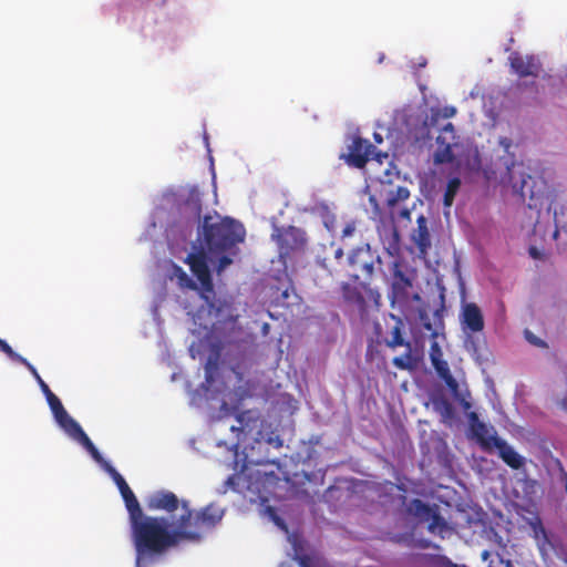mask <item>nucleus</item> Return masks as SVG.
<instances>
[{"label":"nucleus","mask_w":567,"mask_h":567,"mask_svg":"<svg viewBox=\"0 0 567 567\" xmlns=\"http://www.w3.org/2000/svg\"><path fill=\"white\" fill-rule=\"evenodd\" d=\"M212 219V216H205L202 225L203 241L207 250L212 255H235L236 246L245 240L244 226L229 217L215 223Z\"/></svg>","instance_id":"f03ea898"},{"label":"nucleus","mask_w":567,"mask_h":567,"mask_svg":"<svg viewBox=\"0 0 567 567\" xmlns=\"http://www.w3.org/2000/svg\"><path fill=\"white\" fill-rule=\"evenodd\" d=\"M400 216L404 219H410L411 217V212L406 208L402 209L401 213H400Z\"/></svg>","instance_id":"603ef678"},{"label":"nucleus","mask_w":567,"mask_h":567,"mask_svg":"<svg viewBox=\"0 0 567 567\" xmlns=\"http://www.w3.org/2000/svg\"><path fill=\"white\" fill-rule=\"evenodd\" d=\"M182 502L173 492L166 489L152 493L145 501L148 509L164 511L166 513H174L178 508L182 509Z\"/></svg>","instance_id":"f8f14e48"},{"label":"nucleus","mask_w":567,"mask_h":567,"mask_svg":"<svg viewBox=\"0 0 567 567\" xmlns=\"http://www.w3.org/2000/svg\"><path fill=\"white\" fill-rule=\"evenodd\" d=\"M341 293L344 302L348 305L354 306L361 313H364L367 310V302L364 298V293L369 295L375 302L380 297L378 292H374L369 287V280L354 281L353 285L350 282L341 284Z\"/></svg>","instance_id":"423d86ee"},{"label":"nucleus","mask_w":567,"mask_h":567,"mask_svg":"<svg viewBox=\"0 0 567 567\" xmlns=\"http://www.w3.org/2000/svg\"><path fill=\"white\" fill-rule=\"evenodd\" d=\"M529 254H530V256H532V257H534V258H537V257H538V251H537V249H536L535 247H530V248H529Z\"/></svg>","instance_id":"5fc2aeb1"},{"label":"nucleus","mask_w":567,"mask_h":567,"mask_svg":"<svg viewBox=\"0 0 567 567\" xmlns=\"http://www.w3.org/2000/svg\"><path fill=\"white\" fill-rule=\"evenodd\" d=\"M245 461H246L248 464H255V465H260V464H275V463H276L275 461H269V460H264V458H254V457H251L249 454H246V455H245Z\"/></svg>","instance_id":"ea45409f"},{"label":"nucleus","mask_w":567,"mask_h":567,"mask_svg":"<svg viewBox=\"0 0 567 567\" xmlns=\"http://www.w3.org/2000/svg\"><path fill=\"white\" fill-rule=\"evenodd\" d=\"M354 230H355L354 223H348L342 229V233H341L342 238L353 235Z\"/></svg>","instance_id":"79ce46f5"},{"label":"nucleus","mask_w":567,"mask_h":567,"mask_svg":"<svg viewBox=\"0 0 567 567\" xmlns=\"http://www.w3.org/2000/svg\"><path fill=\"white\" fill-rule=\"evenodd\" d=\"M231 264H233V259L229 256H227V255H223L218 259V262H217V266H216V272L218 275H220Z\"/></svg>","instance_id":"c9c22d12"},{"label":"nucleus","mask_w":567,"mask_h":567,"mask_svg":"<svg viewBox=\"0 0 567 567\" xmlns=\"http://www.w3.org/2000/svg\"><path fill=\"white\" fill-rule=\"evenodd\" d=\"M348 261L354 270V274L351 275L353 281H358L360 278L370 281L374 275L375 265H381L380 257L369 245L354 248L349 255Z\"/></svg>","instance_id":"20e7f679"},{"label":"nucleus","mask_w":567,"mask_h":567,"mask_svg":"<svg viewBox=\"0 0 567 567\" xmlns=\"http://www.w3.org/2000/svg\"><path fill=\"white\" fill-rule=\"evenodd\" d=\"M45 398L56 423L64 430V432L76 423V421L69 415L62 402L53 392Z\"/></svg>","instance_id":"a211bd4d"},{"label":"nucleus","mask_w":567,"mask_h":567,"mask_svg":"<svg viewBox=\"0 0 567 567\" xmlns=\"http://www.w3.org/2000/svg\"><path fill=\"white\" fill-rule=\"evenodd\" d=\"M494 446L498 450L499 457L513 470H519L525 464V458L518 454L506 441L502 439L494 440Z\"/></svg>","instance_id":"f3484780"},{"label":"nucleus","mask_w":567,"mask_h":567,"mask_svg":"<svg viewBox=\"0 0 567 567\" xmlns=\"http://www.w3.org/2000/svg\"><path fill=\"white\" fill-rule=\"evenodd\" d=\"M440 114L443 118H450L456 114V109L454 106L440 107Z\"/></svg>","instance_id":"a19ab883"},{"label":"nucleus","mask_w":567,"mask_h":567,"mask_svg":"<svg viewBox=\"0 0 567 567\" xmlns=\"http://www.w3.org/2000/svg\"><path fill=\"white\" fill-rule=\"evenodd\" d=\"M432 563L435 567H460L461 565H457L453 563L449 557L444 555H434L432 557Z\"/></svg>","instance_id":"72a5a7b5"},{"label":"nucleus","mask_w":567,"mask_h":567,"mask_svg":"<svg viewBox=\"0 0 567 567\" xmlns=\"http://www.w3.org/2000/svg\"><path fill=\"white\" fill-rule=\"evenodd\" d=\"M410 197V190L405 186H398L395 189L388 192L385 204L393 209L400 203L405 202Z\"/></svg>","instance_id":"393cba45"},{"label":"nucleus","mask_w":567,"mask_h":567,"mask_svg":"<svg viewBox=\"0 0 567 567\" xmlns=\"http://www.w3.org/2000/svg\"><path fill=\"white\" fill-rule=\"evenodd\" d=\"M525 338L526 340L536 346V347H539V348H546L547 344L544 340L537 338L536 336H534L529 330H525Z\"/></svg>","instance_id":"e433bc0d"},{"label":"nucleus","mask_w":567,"mask_h":567,"mask_svg":"<svg viewBox=\"0 0 567 567\" xmlns=\"http://www.w3.org/2000/svg\"><path fill=\"white\" fill-rule=\"evenodd\" d=\"M416 228L412 233V240L420 254H426L427 249L431 247V237L425 216L420 215L416 219Z\"/></svg>","instance_id":"6ab92c4d"},{"label":"nucleus","mask_w":567,"mask_h":567,"mask_svg":"<svg viewBox=\"0 0 567 567\" xmlns=\"http://www.w3.org/2000/svg\"><path fill=\"white\" fill-rule=\"evenodd\" d=\"M461 187V179L458 177H453L447 182L446 189L443 196V205L444 207H451L453 205L454 198L458 193Z\"/></svg>","instance_id":"c85d7f7f"},{"label":"nucleus","mask_w":567,"mask_h":567,"mask_svg":"<svg viewBox=\"0 0 567 567\" xmlns=\"http://www.w3.org/2000/svg\"><path fill=\"white\" fill-rule=\"evenodd\" d=\"M512 71L520 79L532 76L537 78L542 71L539 61L533 55H520L512 53L508 58Z\"/></svg>","instance_id":"ddd939ff"},{"label":"nucleus","mask_w":567,"mask_h":567,"mask_svg":"<svg viewBox=\"0 0 567 567\" xmlns=\"http://www.w3.org/2000/svg\"><path fill=\"white\" fill-rule=\"evenodd\" d=\"M515 87L518 90V91H523L527 87H532L534 89L535 91L536 90V84H535V81H532V82H525V81H518L516 84H515Z\"/></svg>","instance_id":"37998d69"},{"label":"nucleus","mask_w":567,"mask_h":567,"mask_svg":"<svg viewBox=\"0 0 567 567\" xmlns=\"http://www.w3.org/2000/svg\"><path fill=\"white\" fill-rule=\"evenodd\" d=\"M219 363H220V351L219 349H214L207 358L205 364V382L203 383V388L205 391H209L216 380L219 377Z\"/></svg>","instance_id":"aec40b11"},{"label":"nucleus","mask_w":567,"mask_h":567,"mask_svg":"<svg viewBox=\"0 0 567 567\" xmlns=\"http://www.w3.org/2000/svg\"><path fill=\"white\" fill-rule=\"evenodd\" d=\"M105 471L112 476L113 481L117 485L130 517L136 513H141L142 508L140 503L124 477L110 463H105Z\"/></svg>","instance_id":"4468645a"},{"label":"nucleus","mask_w":567,"mask_h":567,"mask_svg":"<svg viewBox=\"0 0 567 567\" xmlns=\"http://www.w3.org/2000/svg\"><path fill=\"white\" fill-rule=\"evenodd\" d=\"M374 137H375V141H377V142H381V141H382V137H381V135H379V134H374Z\"/></svg>","instance_id":"680f3d73"},{"label":"nucleus","mask_w":567,"mask_h":567,"mask_svg":"<svg viewBox=\"0 0 567 567\" xmlns=\"http://www.w3.org/2000/svg\"><path fill=\"white\" fill-rule=\"evenodd\" d=\"M436 405L441 408L442 414L445 416H451L453 414V406L447 400H441L436 402Z\"/></svg>","instance_id":"4c0bfd02"},{"label":"nucleus","mask_w":567,"mask_h":567,"mask_svg":"<svg viewBox=\"0 0 567 567\" xmlns=\"http://www.w3.org/2000/svg\"><path fill=\"white\" fill-rule=\"evenodd\" d=\"M373 151L374 146L368 140L354 137L351 145H349L348 154H342L340 157L343 158L349 166L363 168Z\"/></svg>","instance_id":"1a4fd4ad"},{"label":"nucleus","mask_w":567,"mask_h":567,"mask_svg":"<svg viewBox=\"0 0 567 567\" xmlns=\"http://www.w3.org/2000/svg\"><path fill=\"white\" fill-rule=\"evenodd\" d=\"M427 522H430L427 526L430 533H442L447 528V524L441 516L436 506L431 511Z\"/></svg>","instance_id":"cd10ccee"},{"label":"nucleus","mask_w":567,"mask_h":567,"mask_svg":"<svg viewBox=\"0 0 567 567\" xmlns=\"http://www.w3.org/2000/svg\"><path fill=\"white\" fill-rule=\"evenodd\" d=\"M42 392L47 395H49L50 393H52V391L50 390L49 385L42 380V378L40 377V380H37Z\"/></svg>","instance_id":"de8ad7c7"},{"label":"nucleus","mask_w":567,"mask_h":567,"mask_svg":"<svg viewBox=\"0 0 567 567\" xmlns=\"http://www.w3.org/2000/svg\"><path fill=\"white\" fill-rule=\"evenodd\" d=\"M271 237L276 240L280 254L286 256L292 251L303 249L307 244L306 233L295 226L276 227Z\"/></svg>","instance_id":"39448f33"},{"label":"nucleus","mask_w":567,"mask_h":567,"mask_svg":"<svg viewBox=\"0 0 567 567\" xmlns=\"http://www.w3.org/2000/svg\"><path fill=\"white\" fill-rule=\"evenodd\" d=\"M68 435H70L72 439L81 443L87 452H93L95 445L90 440V437L86 435V433L83 431L81 425L76 422L73 426H71L68 431H65Z\"/></svg>","instance_id":"bb28decb"},{"label":"nucleus","mask_w":567,"mask_h":567,"mask_svg":"<svg viewBox=\"0 0 567 567\" xmlns=\"http://www.w3.org/2000/svg\"><path fill=\"white\" fill-rule=\"evenodd\" d=\"M297 561L300 567H312L311 558L308 555L297 556Z\"/></svg>","instance_id":"c03bdc74"},{"label":"nucleus","mask_w":567,"mask_h":567,"mask_svg":"<svg viewBox=\"0 0 567 567\" xmlns=\"http://www.w3.org/2000/svg\"><path fill=\"white\" fill-rule=\"evenodd\" d=\"M282 297H284V298H287V297H288V290H285V291L282 292Z\"/></svg>","instance_id":"e2e57ef3"},{"label":"nucleus","mask_w":567,"mask_h":567,"mask_svg":"<svg viewBox=\"0 0 567 567\" xmlns=\"http://www.w3.org/2000/svg\"><path fill=\"white\" fill-rule=\"evenodd\" d=\"M559 405L563 410L567 411V396L559 402Z\"/></svg>","instance_id":"6e6d98bb"},{"label":"nucleus","mask_w":567,"mask_h":567,"mask_svg":"<svg viewBox=\"0 0 567 567\" xmlns=\"http://www.w3.org/2000/svg\"><path fill=\"white\" fill-rule=\"evenodd\" d=\"M237 421L239 423V426H231L230 430L231 431H238L240 433H246V434H249L252 432L254 429H256L258 426V422L259 420L258 419H254L251 416V412L250 411H245L240 414L237 415Z\"/></svg>","instance_id":"b1692460"},{"label":"nucleus","mask_w":567,"mask_h":567,"mask_svg":"<svg viewBox=\"0 0 567 567\" xmlns=\"http://www.w3.org/2000/svg\"><path fill=\"white\" fill-rule=\"evenodd\" d=\"M268 443H275L276 447H281L282 446V441L279 437H276V440L269 439Z\"/></svg>","instance_id":"864d4df0"},{"label":"nucleus","mask_w":567,"mask_h":567,"mask_svg":"<svg viewBox=\"0 0 567 567\" xmlns=\"http://www.w3.org/2000/svg\"><path fill=\"white\" fill-rule=\"evenodd\" d=\"M435 319L439 320V322L442 324V313L440 310H436L434 313Z\"/></svg>","instance_id":"13d9d810"},{"label":"nucleus","mask_w":567,"mask_h":567,"mask_svg":"<svg viewBox=\"0 0 567 567\" xmlns=\"http://www.w3.org/2000/svg\"><path fill=\"white\" fill-rule=\"evenodd\" d=\"M433 508L434 506H430L429 504L422 502L421 499L414 498L408 504L406 512L409 515H412L420 522H427L429 515L431 514V511Z\"/></svg>","instance_id":"5701e85b"},{"label":"nucleus","mask_w":567,"mask_h":567,"mask_svg":"<svg viewBox=\"0 0 567 567\" xmlns=\"http://www.w3.org/2000/svg\"><path fill=\"white\" fill-rule=\"evenodd\" d=\"M470 431L476 442L483 450H491L494 446V440L499 439L496 435H489L487 425L478 419L475 412L468 414Z\"/></svg>","instance_id":"2eb2a0df"},{"label":"nucleus","mask_w":567,"mask_h":567,"mask_svg":"<svg viewBox=\"0 0 567 567\" xmlns=\"http://www.w3.org/2000/svg\"><path fill=\"white\" fill-rule=\"evenodd\" d=\"M91 454V456L99 463L103 466V468L105 470V463H107L101 455V453L99 452L97 449H94L93 452H89Z\"/></svg>","instance_id":"a18cd8bd"},{"label":"nucleus","mask_w":567,"mask_h":567,"mask_svg":"<svg viewBox=\"0 0 567 567\" xmlns=\"http://www.w3.org/2000/svg\"><path fill=\"white\" fill-rule=\"evenodd\" d=\"M382 158H388V154H386V153H384V154L378 153V154H377V159H378V162H380V163H381V162H382Z\"/></svg>","instance_id":"4d7b16f0"},{"label":"nucleus","mask_w":567,"mask_h":567,"mask_svg":"<svg viewBox=\"0 0 567 567\" xmlns=\"http://www.w3.org/2000/svg\"><path fill=\"white\" fill-rule=\"evenodd\" d=\"M460 321L468 338L472 333L482 332L485 326L482 310L474 302H467L462 307Z\"/></svg>","instance_id":"9b49d317"},{"label":"nucleus","mask_w":567,"mask_h":567,"mask_svg":"<svg viewBox=\"0 0 567 567\" xmlns=\"http://www.w3.org/2000/svg\"><path fill=\"white\" fill-rule=\"evenodd\" d=\"M455 141V128L452 123H446L436 137V143L439 145L436 152L434 153V163L435 164H447L452 163L454 159V154L452 151V145Z\"/></svg>","instance_id":"9d476101"},{"label":"nucleus","mask_w":567,"mask_h":567,"mask_svg":"<svg viewBox=\"0 0 567 567\" xmlns=\"http://www.w3.org/2000/svg\"><path fill=\"white\" fill-rule=\"evenodd\" d=\"M132 539L136 553L135 567L146 566L154 557L195 535L178 527L177 518L148 516L141 511L130 517Z\"/></svg>","instance_id":"f257e3e1"},{"label":"nucleus","mask_w":567,"mask_h":567,"mask_svg":"<svg viewBox=\"0 0 567 567\" xmlns=\"http://www.w3.org/2000/svg\"><path fill=\"white\" fill-rule=\"evenodd\" d=\"M433 548L439 549L440 546L439 545H433Z\"/></svg>","instance_id":"0e129e2a"},{"label":"nucleus","mask_w":567,"mask_h":567,"mask_svg":"<svg viewBox=\"0 0 567 567\" xmlns=\"http://www.w3.org/2000/svg\"><path fill=\"white\" fill-rule=\"evenodd\" d=\"M423 327L427 330V331H431L432 332V337H436L437 336V331L433 330L432 329V324L430 321H423Z\"/></svg>","instance_id":"8fccbe9b"},{"label":"nucleus","mask_w":567,"mask_h":567,"mask_svg":"<svg viewBox=\"0 0 567 567\" xmlns=\"http://www.w3.org/2000/svg\"><path fill=\"white\" fill-rule=\"evenodd\" d=\"M442 118L440 107H432L430 110V115L424 121V125L427 128L436 127Z\"/></svg>","instance_id":"473e14b6"},{"label":"nucleus","mask_w":567,"mask_h":567,"mask_svg":"<svg viewBox=\"0 0 567 567\" xmlns=\"http://www.w3.org/2000/svg\"><path fill=\"white\" fill-rule=\"evenodd\" d=\"M225 514L224 508L215 503L194 512L187 501L182 502V513L178 515V527L183 528L186 533L195 535L194 537L185 538L186 542H199L203 535L215 528L223 519Z\"/></svg>","instance_id":"7ed1b4c3"},{"label":"nucleus","mask_w":567,"mask_h":567,"mask_svg":"<svg viewBox=\"0 0 567 567\" xmlns=\"http://www.w3.org/2000/svg\"><path fill=\"white\" fill-rule=\"evenodd\" d=\"M489 553L487 550L482 553V558L486 559L488 557Z\"/></svg>","instance_id":"052dcab7"},{"label":"nucleus","mask_w":567,"mask_h":567,"mask_svg":"<svg viewBox=\"0 0 567 567\" xmlns=\"http://www.w3.org/2000/svg\"><path fill=\"white\" fill-rule=\"evenodd\" d=\"M527 186V182L526 181H523V185H522V195L525 196V188Z\"/></svg>","instance_id":"bf43d9fd"},{"label":"nucleus","mask_w":567,"mask_h":567,"mask_svg":"<svg viewBox=\"0 0 567 567\" xmlns=\"http://www.w3.org/2000/svg\"><path fill=\"white\" fill-rule=\"evenodd\" d=\"M267 512L269 513V515L271 516V518L274 519V522L278 525H284V523L281 522V519L277 516L276 514V511L274 507H267Z\"/></svg>","instance_id":"49530a36"},{"label":"nucleus","mask_w":567,"mask_h":567,"mask_svg":"<svg viewBox=\"0 0 567 567\" xmlns=\"http://www.w3.org/2000/svg\"><path fill=\"white\" fill-rule=\"evenodd\" d=\"M326 249L332 254L337 262H339L342 259L343 248L341 246L337 245L336 243H330L329 247H327Z\"/></svg>","instance_id":"f704fd0d"},{"label":"nucleus","mask_w":567,"mask_h":567,"mask_svg":"<svg viewBox=\"0 0 567 567\" xmlns=\"http://www.w3.org/2000/svg\"><path fill=\"white\" fill-rule=\"evenodd\" d=\"M536 199H538V197H536L535 194L532 193L530 194V202L528 203V207L529 208H534V207L537 206Z\"/></svg>","instance_id":"3c124183"},{"label":"nucleus","mask_w":567,"mask_h":567,"mask_svg":"<svg viewBox=\"0 0 567 567\" xmlns=\"http://www.w3.org/2000/svg\"><path fill=\"white\" fill-rule=\"evenodd\" d=\"M68 435H70L72 439L81 443L87 452H93L95 445L90 440V437L86 435V433L83 431L81 425L76 422L73 426H71L68 431H65Z\"/></svg>","instance_id":"a878e982"},{"label":"nucleus","mask_w":567,"mask_h":567,"mask_svg":"<svg viewBox=\"0 0 567 567\" xmlns=\"http://www.w3.org/2000/svg\"><path fill=\"white\" fill-rule=\"evenodd\" d=\"M0 350L8 354L11 352V347L4 340L0 339Z\"/></svg>","instance_id":"09e8293b"},{"label":"nucleus","mask_w":567,"mask_h":567,"mask_svg":"<svg viewBox=\"0 0 567 567\" xmlns=\"http://www.w3.org/2000/svg\"><path fill=\"white\" fill-rule=\"evenodd\" d=\"M432 364L439 374V377L444 381L449 390L453 395H458V382L452 375L449 363L445 360H442L434 354L431 355Z\"/></svg>","instance_id":"412c9836"},{"label":"nucleus","mask_w":567,"mask_h":567,"mask_svg":"<svg viewBox=\"0 0 567 567\" xmlns=\"http://www.w3.org/2000/svg\"><path fill=\"white\" fill-rule=\"evenodd\" d=\"M186 262L189 265L192 272L200 284L203 290L202 298L208 300V297L205 293H214V284L207 264L206 254L204 251L192 252L187 256Z\"/></svg>","instance_id":"0eeeda50"},{"label":"nucleus","mask_w":567,"mask_h":567,"mask_svg":"<svg viewBox=\"0 0 567 567\" xmlns=\"http://www.w3.org/2000/svg\"><path fill=\"white\" fill-rule=\"evenodd\" d=\"M405 268V262L400 258L395 259L391 265V298L393 302L405 300L409 296V289L412 288V279L406 275Z\"/></svg>","instance_id":"6e6552de"},{"label":"nucleus","mask_w":567,"mask_h":567,"mask_svg":"<svg viewBox=\"0 0 567 567\" xmlns=\"http://www.w3.org/2000/svg\"><path fill=\"white\" fill-rule=\"evenodd\" d=\"M318 264L321 268L326 269L329 274H332V262L329 256L318 258Z\"/></svg>","instance_id":"58836bf2"},{"label":"nucleus","mask_w":567,"mask_h":567,"mask_svg":"<svg viewBox=\"0 0 567 567\" xmlns=\"http://www.w3.org/2000/svg\"><path fill=\"white\" fill-rule=\"evenodd\" d=\"M11 360L18 362V363H21L23 364L30 372L31 374L34 377L35 380H40V374L38 373L37 369L34 368L33 364H31L25 358H23L22 355H20L19 353H17L16 351H13V349L11 348V352H9L7 354Z\"/></svg>","instance_id":"7c9ffc66"},{"label":"nucleus","mask_w":567,"mask_h":567,"mask_svg":"<svg viewBox=\"0 0 567 567\" xmlns=\"http://www.w3.org/2000/svg\"><path fill=\"white\" fill-rule=\"evenodd\" d=\"M181 212L187 219L199 220L202 215V196L196 187L188 190L186 198L181 204Z\"/></svg>","instance_id":"dca6fc26"},{"label":"nucleus","mask_w":567,"mask_h":567,"mask_svg":"<svg viewBox=\"0 0 567 567\" xmlns=\"http://www.w3.org/2000/svg\"><path fill=\"white\" fill-rule=\"evenodd\" d=\"M391 317H392V319L395 320V324L393 326V328L390 331V334H391L390 339H388L385 341L386 346L389 348H392V349L398 348V347H402V346H404L408 349H410L411 348V343L409 341H405L403 336H402V329L404 327V323H403L402 319L399 318V317H395L393 315Z\"/></svg>","instance_id":"4be33fe9"},{"label":"nucleus","mask_w":567,"mask_h":567,"mask_svg":"<svg viewBox=\"0 0 567 567\" xmlns=\"http://www.w3.org/2000/svg\"><path fill=\"white\" fill-rule=\"evenodd\" d=\"M175 276L181 288L189 290L198 289L196 282L183 270L182 267H175Z\"/></svg>","instance_id":"c756f323"},{"label":"nucleus","mask_w":567,"mask_h":567,"mask_svg":"<svg viewBox=\"0 0 567 567\" xmlns=\"http://www.w3.org/2000/svg\"><path fill=\"white\" fill-rule=\"evenodd\" d=\"M411 359H412V357H411V348H410V349H408V351L404 355L393 358L392 363L394 367H396L400 370H408V369L412 368V364L410 362Z\"/></svg>","instance_id":"2f4dec72"}]
</instances>
